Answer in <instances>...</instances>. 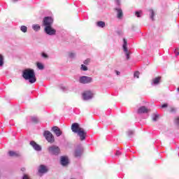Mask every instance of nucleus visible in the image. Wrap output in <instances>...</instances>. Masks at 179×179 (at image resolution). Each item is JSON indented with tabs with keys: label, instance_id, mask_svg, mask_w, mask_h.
Returning <instances> with one entry per match:
<instances>
[{
	"label": "nucleus",
	"instance_id": "nucleus-1",
	"mask_svg": "<svg viewBox=\"0 0 179 179\" xmlns=\"http://www.w3.org/2000/svg\"><path fill=\"white\" fill-rule=\"evenodd\" d=\"M71 131L74 134H77L80 141H85L87 135V131L85 129L80 127L78 123H73L71 125Z\"/></svg>",
	"mask_w": 179,
	"mask_h": 179
},
{
	"label": "nucleus",
	"instance_id": "nucleus-2",
	"mask_svg": "<svg viewBox=\"0 0 179 179\" xmlns=\"http://www.w3.org/2000/svg\"><path fill=\"white\" fill-rule=\"evenodd\" d=\"M22 78L25 80H29V83H36V73L31 69H26L22 71Z\"/></svg>",
	"mask_w": 179,
	"mask_h": 179
},
{
	"label": "nucleus",
	"instance_id": "nucleus-3",
	"mask_svg": "<svg viewBox=\"0 0 179 179\" xmlns=\"http://www.w3.org/2000/svg\"><path fill=\"white\" fill-rule=\"evenodd\" d=\"M43 136L49 142V143H54L55 142V138L54 135L50 131H45L43 133Z\"/></svg>",
	"mask_w": 179,
	"mask_h": 179
},
{
	"label": "nucleus",
	"instance_id": "nucleus-4",
	"mask_svg": "<svg viewBox=\"0 0 179 179\" xmlns=\"http://www.w3.org/2000/svg\"><path fill=\"white\" fill-rule=\"evenodd\" d=\"M79 83H81L82 85H87L89 83H92L93 82V78L92 77L83 76L80 77L78 80Z\"/></svg>",
	"mask_w": 179,
	"mask_h": 179
},
{
	"label": "nucleus",
	"instance_id": "nucleus-5",
	"mask_svg": "<svg viewBox=\"0 0 179 179\" xmlns=\"http://www.w3.org/2000/svg\"><path fill=\"white\" fill-rule=\"evenodd\" d=\"M123 51L125 54L127 59H129V55H131V51L128 50V42L127 39L123 38V45H122Z\"/></svg>",
	"mask_w": 179,
	"mask_h": 179
},
{
	"label": "nucleus",
	"instance_id": "nucleus-6",
	"mask_svg": "<svg viewBox=\"0 0 179 179\" xmlns=\"http://www.w3.org/2000/svg\"><path fill=\"white\" fill-rule=\"evenodd\" d=\"M44 31L48 36H55L57 34V30L55 29L52 28V26H47L44 28Z\"/></svg>",
	"mask_w": 179,
	"mask_h": 179
},
{
	"label": "nucleus",
	"instance_id": "nucleus-7",
	"mask_svg": "<svg viewBox=\"0 0 179 179\" xmlns=\"http://www.w3.org/2000/svg\"><path fill=\"white\" fill-rule=\"evenodd\" d=\"M48 152L50 155H59V147L57 145H51L48 148Z\"/></svg>",
	"mask_w": 179,
	"mask_h": 179
},
{
	"label": "nucleus",
	"instance_id": "nucleus-8",
	"mask_svg": "<svg viewBox=\"0 0 179 179\" xmlns=\"http://www.w3.org/2000/svg\"><path fill=\"white\" fill-rule=\"evenodd\" d=\"M53 23H54V19H52V17H45V18H43V24L44 27H47V26H49V27L52 26Z\"/></svg>",
	"mask_w": 179,
	"mask_h": 179
},
{
	"label": "nucleus",
	"instance_id": "nucleus-9",
	"mask_svg": "<svg viewBox=\"0 0 179 179\" xmlns=\"http://www.w3.org/2000/svg\"><path fill=\"white\" fill-rule=\"evenodd\" d=\"M94 94L92 91H85L83 93V99L85 101L92 100L93 99Z\"/></svg>",
	"mask_w": 179,
	"mask_h": 179
},
{
	"label": "nucleus",
	"instance_id": "nucleus-10",
	"mask_svg": "<svg viewBox=\"0 0 179 179\" xmlns=\"http://www.w3.org/2000/svg\"><path fill=\"white\" fill-rule=\"evenodd\" d=\"M60 163L62 166H68V164H69V159H68V157L62 156L60 157Z\"/></svg>",
	"mask_w": 179,
	"mask_h": 179
},
{
	"label": "nucleus",
	"instance_id": "nucleus-11",
	"mask_svg": "<svg viewBox=\"0 0 179 179\" xmlns=\"http://www.w3.org/2000/svg\"><path fill=\"white\" fill-rule=\"evenodd\" d=\"M29 144L31 145V146H32L34 150H36V152H41V147L34 141H31Z\"/></svg>",
	"mask_w": 179,
	"mask_h": 179
},
{
	"label": "nucleus",
	"instance_id": "nucleus-12",
	"mask_svg": "<svg viewBox=\"0 0 179 179\" xmlns=\"http://www.w3.org/2000/svg\"><path fill=\"white\" fill-rule=\"evenodd\" d=\"M149 111L150 110L145 106H141L138 109L137 113L138 114H148Z\"/></svg>",
	"mask_w": 179,
	"mask_h": 179
},
{
	"label": "nucleus",
	"instance_id": "nucleus-13",
	"mask_svg": "<svg viewBox=\"0 0 179 179\" xmlns=\"http://www.w3.org/2000/svg\"><path fill=\"white\" fill-rule=\"evenodd\" d=\"M82 153H83V148L78 147L76 149L74 155L76 157H80V156H82Z\"/></svg>",
	"mask_w": 179,
	"mask_h": 179
},
{
	"label": "nucleus",
	"instance_id": "nucleus-14",
	"mask_svg": "<svg viewBox=\"0 0 179 179\" xmlns=\"http://www.w3.org/2000/svg\"><path fill=\"white\" fill-rule=\"evenodd\" d=\"M52 131H53L54 134H55L56 136H61L62 135V131L58 127H53L52 128Z\"/></svg>",
	"mask_w": 179,
	"mask_h": 179
},
{
	"label": "nucleus",
	"instance_id": "nucleus-15",
	"mask_svg": "<svg viewBox=\"0 0 179 179\" xmlns=\"http://www.w3.org/2000/svg\"><path fill=\"white\" fill-rule=\"evenodd\" d=\"M39 174H45L47 171H48V169H47V166L44 165H41L38 170Z\"/></svg>",
	"mask_w": 179,
	"mask_h": 179
},
{
	"label": "nucleus",
	"instance_id": "nucleus-16",
	"mask_svg": "<svg viewBox=\"0 0 179 179\" xmlns=\"http://www.w3.org/2000/svg\"><path fill=\"white\" fill-rule=\"evenodd\" d=\"M160 82H162V77H156L155 78L152 79V85L157 86V85L160 84Z\"/></svg>",
	"mask_w": 179,
	"mask_h": 179
},
{
	"label": "nucleus",
	"instance_id": "nucleus-17",
	"mask_svg": "<svg viewBox=\"0 0 179 179\" xmlns=\"http://www.w3.org/2000/svg\"><path fill=\"white\" fill-rule=\"evenodd\" d=\"M8 155L10 157H20V152H19L18 151H9Z\"/></svg>",
	"mask_w": 179,
	"mask_h": 179
},
{
	"label": "nucleus",
	"instance_id": "nucleus-18",
	"mask_svg": "<svg viewBox=\"0 0 179 179\" xmlns=\"http://www.w3.org/2000/svg\"><path fill=\"white\" fill-rule=\"evenodd\" d=\"M115 10L117 13V18L122 19V16H124V14L122 13V10L121 9V8H116Z\"/></svg>",
	"mask_w": 179,
	"mask_h": 179
},
{
	"label": "nucleus",
	"instance_id": "nucleus-19",
	"mask_svg": "<svg viewBox=\"0 0 179 179\" xmlns=\"http://www.w3.org/2000/svg\"><path fill=\"white\" fill-rule=\"evenodd\" d=\"M32 29L34 31H40L41 27L38 24H35L32 25Z\"/></svg>",
	"mask_w": 179,
	"mask_h": 179
},
{
	"label": "nucleus",
	"instance_id": "nucleus-20",
	"mask_svg": "<svg viewBox=\"0 0 179 179\" xmlns=\"http://www.w3.org/2000/svg\"><path fill=\"white\" fill-rule=\"evenodd\" d=\"M96 25L98 26V27H106V22L103 21H99L96 23Z\"/></svg>",
	"mask_w": 179,
	"mask_h": 179
},
{
	"label": "nucleus",
	"instance_id": "nucleus-21",
	"mask_svg": "<svg viewBox=\"0 0 179 179\" xmlns=\"http://www.w3.org/2000/svg\"><path fill=\"white\" fill-rule=\"evenodd\" d=\"M68 55H69V57L71 58V59L76 58V53L73 52H69Z\"/></svg>",
	"mask_w": 179,
	"mask_h": 179
},
{
	"label": "nucleus",
	"instance_id": "nucleus-22",
	"mask_svg": "<svg viewBox=\"0 0 179 179\" xmlns=\"http://www.w3.org/2000/svg\"><path fill=\"white\" fill-rule=\"evenodd\" d=\"M149 12H150V19H152V20H155V11H153V10H149Z\"/></svg>",
	"mask_w": 179,
	"mask_h": 179
},
{
	"label": "nucleus",
	"instance_id": "nucleus-23",
	"mask_svg": "<svg viewBox=\"0 0 179 179\" xmlns=\"http://www.w3.org/2000/svg\"><path fill=\"white\" fill-rule=\"evenodd\" d=\"M36 66L38 69H39L41 71H43L44 69V65L42 63L38 62L36 64Z\"/></svg>",
	"mask_w": 179,
	"mask_h": 179
},
{
	"label": "nucleus",
	"instance_id": "nucleus-24",
	"mask_svg": "<svg viewBox=\"0 0 179 179\" xmlns=\"http://www.w3.org/2000/svg\"><path fill=\"white\" fill-rule=\"evenodd\" d=\"M20 30L22 33H27V27L22 25L20 27Z\"/></svg>",
	"mask_w": 179,
	"mask_h": 179
},
{
	"label": "nucleus",
	"instance_id": "nucleus-25",
	"mask_svg": "<svg viewBox=\"0 0 179 179\" xmlns=\"http://www.w3.org/2000/svg\"><path fill=\"white\" fill-rule=\"evenodd\" d=\"M157 120H159V114H156V113L153 114L152 115V121L156 122V121H157Z\"/></svg>",
	"mask_w": 179,
	"mask_h": 179
},
{
	"label": "nucleus",
	"instance_id": "nucleus-26",
	"mask_svg": "<svg viewBox=\"0 0 179 179\" xmlns=\"http://www.w3.org/2000/svg\"><path fill=\"white\" fill-rule=\"evenodd\" d=\"M89 69L87 68V65H85V64H82L81 65V67H80V70L81 71H87Z\"/></svg>",
	"mask_w": 179,
	"mask_h": 179
},
{
	"label": "nucleus",
	"instance_id": "nucleus-27",
	"mask_svg": "<svg viewBox=\"0 0 179 179\" xmlns=\"http://www.w3.org/2000/svg\"><path fill=\"white\" fill-rule=\"evenodd\" d=\"M3 66V56L0 55V66Z\"/></svg>",
	"mask_w": 179,
	"mask_h": 179
},
{
	"label": "nucleus",
	"instance_id": "nucleus-28",
	"mask_svg": "<svg viewBox=\"0 0 179 179\" xmlns=\"http://www.w3.org/2000/svg\"><path fill=\"white\" fill-rule=\"evenodd\" d=\"M139 75H140L139 71H136V72L134 73V78H137V79H138Z\"/></svg>",
	"mask_w": 179,
	"mask_h": 179
},
{
	"label": "nucleus",
	"instance_id": "nucleus-29",
	"mask_svg": "<svg viewBox=\"0 0 179 179\" xmlns=\"http://www.w3.org/2000/svg\"><path fill=\"white\" fill-rule=\"evenodd\" d=\"M127 135H128V136H129L131 138V136H132V135H134V131H132V130L128 131Z\"/></svg>",
	"mask_w": 179,
	"mask_h": 179
},
{
	"label": "nucleus",
	"instance_id": "nucleus-30",
	"mask_svg": "<svg viewBox=\"0 0 179 179\" xmlns=\"http://www.w3.org/2000/svg\"><path fill=\"white\" fill-rule=\"evenodd\" d=\"M141 14H142V11H136L135 13L136 17H141Z\"/></svg>",
	"mask_w": 179,
	"mask_h": 179
},
{
	"label": "nucleus",
	"instance_id": "nucleus-31",
	"mask_svg": "<svg viewBox=\"0 0 179 179\" xmlns=\"http://www.w3.org/2000/svg\"><path fill=\"white\" fill-rule=\"evenodd\" d=\"M90 60L89 59H85L84 62H83V64H84V65H87L88 64H90Z\"/></svg>",
	"mask_w": 179,
	"mask_h": 179
},
{
	"label": "nucleus",
	"instance_id": "nucleus-32",
	"mask_svg": "<svg viewBox=\"0 0 179 179\" xmlns=\"http://www.w3.org/2000/svg\"><path fill=\"white\" fill-rule=\"evenodd\" d=\"M41 57H43V58H48V55H47L45 52H43L41 54Z\"/></svg>",
	"mask_w": 179,
	"mask_h": 179
},
{
	"label": "nucleus",
	"instance_id": "nucleus-33",
	"mask_svg": "<svg viewBox=\"0 0 179 179\" xmlns=\"http://www.w3.org/2000/svg\"><path fill=\"white\" fill-rule=\"evenodd\" d=\"M176 111H177V109L176 108H171L170 113H176Z\"/></svg>",
	"mask_w": 179,
	"mask_h": 179
},
{
	"label": "nucleus",
	"instance_id": "nucleus-34",
	"mask_svg": "<svg viewBox=\"0 0 179 179\" xmlns=\"http://www.w3.org/2000/svg\"><path fill=\"white\" fill-rule=\"evenodd\" d=\"M175 123H176L177 125H179V117H176V118H175Z\"/></svg>",
	"mask_w": 179,
	"mask_h": 179
},
{
	"label": "nucleus",
	"instance_id": "nucleus-35",
	"mask_svg": "<svg viewBox=\"0 0 179 179\" xmlns=\"http://www.w3.org/2000/svg\"><path fill=\"white\" fill-rule=\"evenodd\" d=\"M167 107H169V104L167 103H164L162 106V108H167Z\"/></svg>",
	"mask_w": 179,
	"mask_h": 179
},
{
	"label": "nucleus",
	"instance_id": "nucleus-36",
	"mask_svg": "<svg viewBox=\"0 0 179 179\" xmlns=\"http://www.w3.org/2000/svg\"><path fill=\"white\" fill-rule=\"evenodd\" d=\"M33 122H37L38 120H37V117H32L31 118Z\"/></svg>",
	"mask_w": 179,
	"mask_h": 179
},
{
	"label": "nucleus",
	"instance_id": "nucleus-37",
	"mask_svg": "<svg viewBox=\"0 0 179 179\" xmlns=\"http://www.w3.org/2000/svg\"><path fill=\"white\" fill-rule=\"evenodd\" d=\"M115 73L117 76H120V75H121V72L118 71H115Z\"/></svg>",
	"mask_w": 179,
	"mask_h": 179
},
{
	"label": "nucleus",
	"instance_id": "nucleus-38",
	"mask_svg": "<svg viewBox=\"0 0 179 179\" xmlns=\"http://www.w3.org/2000/svg\"><path fill=\"white\" fill-rule=\"evenodd\" d=\"M22 179H30V178H29V176H27V175H24Z\"/></svg>",
	"mask_w": 179,
	"mask_h": 179
},
{
	"label": "nucleus",
	"instance_id": "nucleus-39",
	"mask_svg": "<svg viewBox=\"0 0 179 179\" xmlns=\"http://www.w3.org/2000/svg\"><path fill=\"white\" fill-rule=\"evenodd\" d=\"M117 5H121V1L117 0Z\"/></svg>",
	"mask_w": 179,
	"mask_h": 179
},
{
	"label": "nucleus",
	"instance_id": "nucleus-40",
	"mask_svg": "<svg viewBox=\"0 0 179 179\" xmlns=\"http://www.w3.org/2000/svg\"><path fill=\"white\" fill-rule=\"evenodd\" d=\"M176 56H178V55H179V52H176Z\"/></svg>",
	"mask_w": 179,
	"mask_h": 179
},
{
	"label": "nucleus",
	"instance_id": "nucleus-41",
	"mask_svg": "<svg viewBox=\"0 0 179 179\" xmlns=\"http://www.w3.org/2000/svg\"><path fill=\"white\" fill-rule=\"evenodd\" d=\"M118 155H120V152H116V156H118Z\"/></svg>",
	"mask_w": 179,
	"mask_h": 179
},
{
	"label": "nucleus",
	"instance_id": "nucleus-42",
	"mask_svg": "<svg viewBox=\"0 0 179 179\" xmlns=\"http://www.w3.org/2000/svg\"><path fill=\"white\" fill-rule=\"evenodd\" d=\"M63 90H65V89H66L65 87H62Z\"/></svg>",
	"mask_w": 179,
	"mask_h": 179
},
{
	"label": "nucleus",
	"instance_id": "nucleus-43",
	"mask_svg": "<svg viewBox=\"0 0 179 179\" xmlns=\"http://www.w3.org/2000/svg\"><path fill=\"white\" fill-rule=\"evenodd\" d=\"M13 1H16V0H13Z\"/></svg>",
	"mask_w": 179,
	"mask_h": 179
}]
</instances>
